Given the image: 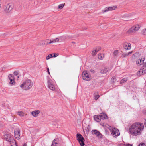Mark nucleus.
Returning a JSON list of instances; mask_svg holds the SVG:
<instances>
[{
	"label": "nucleus",
	"mask_w": 146,
	"mask_h": 146,
	"mask_svg": "<svg viewBox=\"0 0 146 146\" xmlns=\"http://www.w3.org/2000/svg\"><path fill=\"white\" fill-rule=\"evenodd\" d=\"M144 128V126L142 123L136 122L131 126L129 131L132 135L136 136L141 134Z\"/></svg>",
	"instance_id": "nucleus-1"
},
{
	"label": "nucleus",
	"mask_w": 146,
	"mask_h": 146,
	"mask_svg": "<svg viewBox=\"0 0 146 146\" xmlns=\"http://www.w3.org/2000/svg\"><path fill=\"white\" fill-rule=\"evenodd\" d=\"M33 85L32 81L30 79L27 80L20 85V87L24 90H27L30 89Z\"/></svg>",
	"instance_id": "nucleus-2"
},
{
	"label": "nucleus",
	"mask_w": 146,
	"mask_h": 146,
	"mask_svg": "<svg viewBox=\"0 0 146 146\" xmlns=\"http://www.w3.org/2000/svg\"><path fill=\"white\" fill-rule=\"evenodd\" d=\"M6 140L9 142L11 146H16V143L13 138L9 134H6L4 135Z\"/></svg>",
	"instance_id": "nucleus-3"
},
{
	"label": "nucleus",
	"mask_w": 146,
	"mask_h": 146,
	"mask_svg": "<svg viewBox=\"0 0 146 146\" xmlns=\"http://www.w3.org/2000/svg\"><path fill=\"white\" fill-rule=\"evenodd\" d=\"M110 130L111 134L114 137H116L120 134L119 130L115 127L109 126L108 127Z\"/></svg>",
	"instance_id": "nucleus-4"
},
{
	"label": "nucleus",
	"mask_w": 146,
	"mask_h": 146,
	"mask_svg": "<svg viewBox=\"0 0 146 146\" xmlns=\"http://www.w3.org/2000/svg\"><path fill=\"white\" fill-rule=\"evenodd\" d=\"M13 7V5L11 3H9L6 5L5 7V11L6 14L10 13Z\"/></svg>",
	"instance_id": "nucleus-5"
},
{
	"label": "nucleus",
	"mask_w": 146,
	"mask_h": 146,
	"mask_svg": "<svg viewBox=\"0 0 146 146\" xmlns=\"http://www.w3.org/2000/svg\"><path fill=\"white\" fill-rule=\"evenodd\" d=\"M140 27L139 25H136L129 29L127 31V33L129 34L135 32L139 29Z\"/></svg>",
	"instance_id": "nucleus-6"
},
{
	"label": "nucleus",
	"mask_w": 146,
	"mask_h": 146,
	"mask_svg": "<svg viewBox=\"0 0 146 146\" xmlns=\"http://www.w3.org/2000/svg\"><path fill=\"white\" fill-rule=\"evenodd\" d=\"M146 73V62H143V67L141 68L137 72V74L140 76Z\"/></svg>",
	"instance_id": "nucleus-7"
},
{
	"label": "nucleus",
	"mask_w": 146,
	"mask_h": 146,
	"mask_svg": "<svg viewBox=\"0 0 146 146\" xmlns=\"http://www.w3.org/2000/svg\"><path fill=\"white\" fill-rule=\"evenodd\" d=\"M77 140L81 146H84L85 144L84 142V139L80 134L77 133L76 135Z\"/></svg>",
	"instance_id": "nucleus-8"
},
{
	"label": "nucleus",
	"mask_w": 146,
	"mask_h": 146,
	"mask_svg": "<svg viewBox=\"0 0 146 146\" xmlns=\"http://www.w3.org/2000/svg\"><path fill=\"white\" fill-rule=\"evenodd\" d=\"M82 78L85 80L89 81L91 78L90 74L87 71H84L82 73Z\"/></svg>",
	"instance_id": "nucleus-9"
},
{
	"label": "nucleus",
	"mask_w": 146,
	"mask_h": 146,
	"mask_svg": "<svg viewBox=\"0 0 146 146\" xmlns=\"http://www.w3.org/2000/svg\"><path fill=\"white\" fill-rule=\"evenodd\" d=\"M48 88L52 91L55 90V88L53 84V82L51 79L48 80L47 81Z\"/></svg>",
	"instance_id": "nucleus-10"
},
{
	"label": "nucleus",
	"mask_w": 146,
	"mask_h": 146,
	"mask_svg": "<svg viewBox=\"0 0 146 146\" xmlns=\"http://www.w3.org/2000/svg\"><path fill=\"white\" fill-rule=\"evenodd\" d=\"M15 137L17 139H20V130L18 129H15L14 130Z\"/></svg>",
	"instance_id": "nucleus-11"
},
{
	"label": "nucleus",
	"mask_w": 146,
	"mask_h": 146,
	"mask_svg": "<svg viewBox=\"0 0 146 146\" xmlns=\"http://www.w3.org/2000/svg\"><path fill=\"white\" fill-rule=\"evenodd\" d=\"M117 7L116 6H113L112 7H106L105 10L102 11V12L103 13H104L108 11L114 10L116 9Z\"/></svg>",
	"instance_id": "nucleus-12"
},
{
	"label": "nucleus",
	"mask_w": 146,
	"mask_h": 146,
	"mask_svg": "<svg viewBox=\"0 0 146 146\" xmlns=\"http://www.w3.org/2000/svg\"><path fill=\"white\" fill-rule=\"evenodd\" d=\"M8 78L10 80L9 84H13L15 82L14 81V76L12 74H9L8 76Z\"/></svg>",
	"instance_id": "nucleus-13"
},
{
	"label": "nucleus",
	"mask_w": 146,
	"mask_h": 146,
	"mask_svg": "<svg viewBox=\"0 0 146 146\" xmlns=\"http://www.w3.org/2000/svg\"><path fill=\"white\" fill-rule=\"evenodd\" d=\"M92 134H95L98 137H102V135L101 133L98 130H93L92 131Z\"/></svg>",
	"instance_id": "nucleus-14"
},
{
	"label": "nucleus",
	"mask_w": 146,
	"mask_h": 146,
	"mask_svg": "<svg viewBox=\"0 0 146 146\" xmlns=\"http://www.w3.org/2000/svg\"><path fill=\"white\" fill-rule=\"evenodd\" d=\"M124 48L126 50H130L131 48V45L130 43H125L123 44Z\"/></svg>",
	"instance_id": "nucleus-15"
},
{
	"label": "nucleus",
	"mask_w": 146,
	"mask_h": 146,
	"mask_svg": "<svg viewBox=\"0 0 146 146\" xmlns=\"http://www.w3.org/2000/svg\"><path fill=\"white\" fill-rule=\"evenodd\" d=\"M110 69L108 67H105L100 70V72L102 74L106 73L110 71Z\"/></svg>",
	"instance_id": "nucleus-16"
},
{
	"label": "nucleus",
	"mask_w": 146,
	"mask_h": 146,
	"mask_svg": "<svg viewBox=\"0 0 146 146\" xmlns=\"http://www.w3.org/2000/svg\"><path fill=\"white\" fill-rule=\"evenodd\" d=\"M40 113V111L39 110H36L32 111L31 114L33 117H36Z\"/></svg>",
	"instance_id": "nucleus-17"
},
{
	"label": "nucleus",
	"mask_w": 146,
	"mask_h": 146,
	"mask_svg": "<svg viewBox=\"0 0 146 146\" xmlns=\"http://www.w3.org/2000/svg\"><path fill=\"white\" fill-rule=\"evenodd\" d=\"M145 58H143V60H142L141 59L139 58L136 61V64L138 66H139L143 64V62L144 61Z\"/></svg>",
	"instance_id": "nucleus-18"
},
{
	"label": "nucleus",
	"mask_w": 146,
	"mask_h": 146,
	"mask_svg": "<svg viewBox=\"0 0 146 146\" xmlns=\"http://www.w3.org/2000/svg\"><path fill=\"white\" fill-rule=\"evenodd\" d=\"M100 119H106L108 118L107 115L104 113H101L100 114Z\"/></svg>",
	"instance_id": "nucleus-19"
},
{
	"label": "nucleus",
	"mask_w": 146,
	"mask_h": 146,
	"mask_svg": "<svg viewBox=\"0 0 146 146\" xmlns=\"http://www.w3.org/2000/svg\"><path fill=\"white\" fill-rule=\"evenodd\" d=\"M94 119L97 122H99L100 121V115H94Z\"/></svg>",
	"instance_id": "nucleus-20"
},
{
	"label": "nucleus",
	"mask_w": 146,
	"mask_h": 146,
	"mask_svg": "<svg viewBox=\"0 0 146 146\" xmlns=\"http://www.w3.org/2000/svg\"><path fill=\"white\" fill-rule=\"evenodd\" d=\"M119 51L118 50H115L113 52V56L114 57H117L118 56Z\"/></svg>",
	"instance_id": "nucleus-21"
},
{
	"label": "nucleus",
	"mask_w": 146,
	"mask_h": 146,
	"mask_svg": "<svg viewBox=\"0 0 146 146\" xmlns=\"http://www.w3.org/2000/svg\"><path fill=\"white\" fill-rule=\"evenodd\" d=\"M61 38V37L58 38H56L55 39H51L52 40V43L58 42H59V40H60V39Z\"/></svg>",
	"instance_id": "nucleus-22"
},
{
	"label": "nucleus",
	"mask_w": 146,
	"mask_h": 146,
	"mask_svg": "<svg viewBox=\"0 0 146 146\" xmlns=\"http://www.w3.org/2000/svg\"><path fill=\"white\" fill-rule=\"evenodd\" d=\"M50 41V39H48L45 40L44 41H43L41 42V45H47V42H49Z\"/></svg>",
	"instance_id": "nucleus-23"
},
{
	"label": "nucleus",
	"mask_w": 146,
	"mask_h": 146,
	"mask_svg": "<svg viewBox=\"0 0 146 146\" xmlns=\"http://www.w3.org/2000/svg\"><path fill=\"white\" fill-rule=\"evenodd\" d=\"M104 57V55L103 54H99L98 55V58L100 60H102Z\"/></svg>",
	"instance_id": "nucleus-24"
},
{
	"label": "nucleus",
	"mask_w": 146,
	"mask_h": 146,
	"mask_svg": "<svg viewBox=\"0 0 146 146\" xmlns=\"http://www.w3.org/2000/svg\"><path fill=\"white\" fill-rule=\"evenodd\" d=\"M132 52H133L132 51H131V52H129L128 53L126 54H123L121 57L122 58H124V57H125L126 56L129 55L130 54H131L132 53Z\"/></svg>",
	"instance_id": "nucleus-25"
},
{
	"label": "nucleus",
	"mask_w": 146,
	"mask_h": 146,
	"mask_svg": "<svg viewBox=\"0 0 146 146\" xmlns=\"http://www.w3.org/2000/svg\"><path fill=\"white\" fill-rule=\"evenodd\" d=\"M17 114L18 115L21 117L24 116V113L22 111L18 112L17 113Z\"/></svg>",
	"instance_id": "nucleus-26"
},
{
	"label": "nucleus",
	"mask_w": 146,
	"mask_h": 146,
	"mask_svg": "<svg viewBox=\"0 0 146 146\" xmlns=\"http://www.w3.org/2000/svg\"><path fill=\"white\" fill-rule=\"evenodd\" d=\"M127 80L126 78H124L122 79L120 81V84H122L125 82Z\"/></svg>",
	"instance_id": "nucleus-27"
},
{
	"label": "nucleus",
	"mask_w": 146,
	"mask_h": 146,
	"mask_svg": "<svg viewBox=\"0 0 146 146\" xmlns=\"http://www.w3.org/2000/svg\"><path fill=\"white\" fill-rule=\"evenodd\" d=\"M65 5V3H64V4H62L59 5L58 6V8L59 9H62V8L64 7V6Z\"/></svg>",
	"instance_id": "nucleus-28"
},
{
	"label": "nucleus",
	"mask_w": 146,
	"mask_h": 146,
	"mask_svg": "<svg viewBox=\"0 0 146 146\" xmlns=\"http://www.w3.org/2000/svg\"><path fill=\"white\" fill-rule=\"evenodd\" d=\"M97 52H96L95 50H93L92 53V54L93 56H94L96 55Z\"/></svg>",
	"instance_id": "nucleus-29"
},
{
	"label": "nucleus",
	"mask_w": 146,
	"mask_h": 146,
	"mask_svg": "<svg viewBox=\"0 0 146 146\" xmlns=\"http://www.w3.org/2000/svg\"><path fill=\"white\" fill-rule=\"evenodd\" d=\"M94 96L95 97V99L96 100L98 99L100 97L99 95L98 94H97L96 93L94 94Z\"/></svg>",
	"instance_id": "nucleus-30"
},
{
	"label": "nucleus",
	"mask_w": 146,
	"mask_h": 146,
	"mask_svg": "<svg viewBox=\"0 0 146 146\" xmlns=\"http://www.w3.org/2000/svg\"><path fill=\"white\" fill-rule=\"evenodd\" d=\"M52 57L53 56L52 54H50L46 57V60H48Z\"/></svg>",
	"instance_id": "nucleus-31"
},
{
	"label": "nucleus",
	"mask_w": 146,
	"mask_h": 146,
	"mask_svg": "<svg viewBox=\"0 0 146 146\" xmlns=\"http://www.w3.org/2000/svg\"><path fill=\"white\" fill-rule=\"evenodd\" d=\"M101 49V47H98L96 48L95 49L96 50V52H98V51L100 50Z\"/></svg>",
	"instance_id": "nucleus-32"
},
{
	"label": "nucleus",
	"mask_w": 146,
	"mask_h": 146,
	"mask_svg": "<svg viewBox=\"0 0 146 146\" xmlns=\"http://www.w3.org/2000/svg\"><path fill=\"white\" fill-rule=\"evenodd\" d=\"M142 32L143 34L146 35V29H143Z\"/></svg>",
	"instance_id": "nucleus-33"
},
{
	"label": "nucleus",
	"mask_w": 146,
	"mask_h": 146,
	"mask_svg": "<svg viewBox=\"0 0 146 146\" xmlns=\"http://www.w3.org/2000/svg\"><path fill=\"white\" fill-rule=\"evenodd\" d=\"M101 125L102 126L107 127V125L108 126V125L107 124L104 123H101Z\"/></svg>",
	"instance_id": "nucleus-34"
},
{
	"label": "nucleus",
	"mask_w": 146,
	"mask_h": 146,
	"mask_svg": "<svg viewBox=\"0 0 146 146\" xmlns=\"http://www.w3.org/2000/svg\"><path fill=\"white\" fill-rule=\"evenodd\" d=\"M53 55L52 56V57H55L57 56H58V54H57L54 53L53 54Z\"/></svg>",
	"instance_id": "nucleus-35"
},
{
	"label": "nucleus",
	"mask_w": 146,
	"mask_h": 146,
	"mask_svg": "<svg viewBox=\"0 0 146 146\" xmlns=\"http://www.w3.org/2000/svg\"><path fill=\"white\" fill-rule=\"evenodd\" d=\"M14 74L15 75L17 76L18 74V73L17 71H15L14 72Z\"/></svg>",
	"instance_id": "nucleus-36"
},
{
	"label": "nucleus",
	"mask_w": 146,
	"mask_h": 146,
	"mask_svg": "<svg viewBox=\"0 0 146 146\" xmlns=\"http://www.w3.org/2000/svg\"><path fill=\"white\" fill-rule=\"evenodd\" d=\"M139 146H145V145L144 143L140 144L139 145Z\"/></svg>",
	"instance_id": "nucleus-37"
},
{
	"label": "nucleus",
	"mask_w": 146,
	"mask_h": 146,
	"mask_svg": "<svg viewBox=\"0 0 146 146\" xmlns=\"http://www.w3.org/2000/svg\"><path fill=\"white\" fill-rule=\"evenodd\" d=\"M116 78L115 77H112L111 79V80L113 81H114V80H116Z\"/></svg>",
	"instance_id": "nucleus-38"
},
{
	"label": "nucleus",
	"mask_w": 146,
	"mask_h": 146,
	"mask_svg": "<svg viewBox=\"0 0 146 146\" xmlns=\"http://www.w3.org/2000/svg\"><path fill=\"white\" fill-rule=\"evenodd\" d=\"M52 40L51 39L50 40V41H49V42H47V44H52Z\"/></svg>",
	"instance_id": "nucleus-39"
},
{
	"label": "nucleus",
	"mask_w": 146,
	"mask_h": 146,
	"mask_svg": "<svg viewBox=\"0 0 146 146\" xmlns=\"http://www.w3.org/2000/svg\"><path fill=\"white\" fill-rule=\"evenodd\" d=\"M143 113L145 115H146V109L143 111Z\"/></svg>",
	"instance_id": "nucleus-40"
},
{
	"label": "nucleus",
	"mask_w": 146,
	"mask_h": 146,
	"mask_svg": "<svg viewBox=\"0 0 146 146\" xmlns=\"http://www.w3.org/2000/svg\"><path fill=\"white\" fill-rule=\"evenodd\" d=\"M47 71L48 72V73L49 74H50V73L49 72V68H47Z\"/></svg>",
	"instance_id": "nucleus-41"
},
{
	"label": "nucleus",
	"mask_w": 146,
	"mask_h": 146,
	"mask_svg": "<svg viewBox=\"0 0 146 146\" xmlns=\"http://www.w3.org/2000/svg\"><path fill=\"white\" fill-rule=\"evenodd\" d=\"M133 145L132 144H126V146H132Z\"/></svg>",
	"instance_id": "nucleus-42"
},
{
	"label": "nucleus",
	"mask_w": 146,
	"mask_h": 146,
	"mask_svg": "<svg viewBox=\"0 0 146 146\" xmlns=\"http://www.w3.org/2000/svg\"><path fill=\"white\" fill-rule=\"evenodd\" d=\"M144 125L145 127H146V119L145 120V123H144Z\"/></svg>",
	"instance_id": "nucleus-43"
},
{
	"label": "nucleus",
	"mask_w": 146,
	"mask_h": 146,
	"mask_svg": "<svg viewBox=\"0 0 146 146\" xmlns=\"http://www.w3.org/2000/svg\"><path fill=\"white\" fill-rule=\"evenodd\" d=\"M27 146V145H26V144H25H25L23 145V146Z\"/></svg>",
	"instance_id": "nucleus-44"
},
{
	"label": "nucleus",
	"mask_w": 146,
	"mask_h": 146,
	"mask_svg": "<svg viewBox=\"0 0 146 146\" xmlns=\"http://www.w3.org/2000/svg\"><path fill=\"white\" fill-rule=\"evenodd\" d=\"M17 78H19V76H17Z\"/></svg>",
	"instance_id": "nucleus-45"
}]
</instances>
